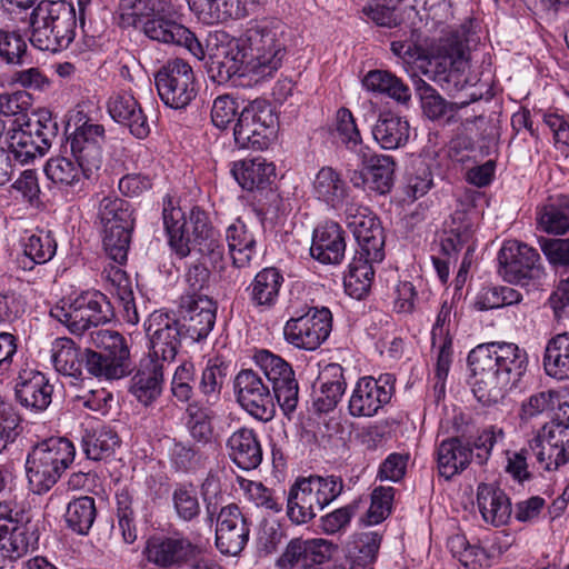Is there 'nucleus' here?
Returning a JSON list of instances; mask_svg holds the SVG:
<instances>
[{"mask_svg": "<svg viewBox=\"0 0 569 569\" xmlns=\"http://www.w3.org/2000/svg\"><path fill=\"white\" fill-rule=\"evenodd\" d=\"M363 164V181L379 194L390 192L395 180V160L387 154H368L359 150Z\"/></svg>", "mask_w": 569, "mask_h": 569, "instance_id": "33", "label": "nucleus"}, {"mask_svg": "<svg viewBox=\"0 0 569 569\" xmlns=\"http://www.w3.org/2000/svg\"><path fill=\"white\" fill-rule=\"evenodd\" d=\"M207 520L216 519V547L226 556H238L247 546L250 536L248 517L236 503H229L217 510V506L206 505Z\"/></svg>", "mask_w": 569, "mask_h": 569, "instance_id": "12", "label": "nucleus"}, {"mask_svg": "<svg viewBox=\"0 0 569 569\" xmlns=\"http://www.w3.org/2000/svg\"><path fill=\"white\" fill-rule=\"evenodd\" d=\"M173 509L178 518L182 521L190 522L200 515L201 507L198 491L192 485H177L172 492Z\"/></svg>", "mask_w": 569, "mask_h": 569, "instance_id": "55", "label": "nucleus"}, {"mask_svg": "<svg viewBox=\"0 0 569 569\" xmlns=\"http://www.w3.org/2000/svg\"><path fill=\"white\" fill-rule=\"evenodd\" d=\"M346 221L358 243L356 253L382 261L385 237L378 219L367 208L349 206L346 209Z\"/></svg>", "mask_w": 569, "mask_h": 569, "instance_id": "21", "label": "nucleus"}, {"mask_svg": "<svg viewBox=\"0 0 569 569\" xmlns=\"http://www.w3.org/2000/svg\"><path fill=\"white\" fill-rule=\"evenodd\" d=\"M133 226L103 228V248L110 259L119 264L127 261Z\"/></svg>", "mask_w": 569, "mask_h": 569, "instance_id": "56", "label": "nucleus"}, {"mask_svg": "<svg viewBox=\"0 0 569 569\" xmlns=\"http://www.w3.org/2000/svg\"><path fill=\"white\" fill-rule=\"evenodd\" d=\"M254 361L271 385L276 401L283 413L293 412L299 400V387L291 366L268 350L258 351Z\"/></svg>", "mask_w": 569, "mask_h": 569, "instance_id": "16", "label": "nucleus"}, {"mask_svg": "<svg viewBox=\"0 0 569 569\" xmlns=\"http://www.w3.org/2000/svg\"><path fill=\"white\" fill-rule=\"evenodd\" d=\"M82 449L87 458L93 461L110 458L120 446L118 433L109 427L86 430L82 436Z\"/></svg>", "mask_w": 569, "mask_h": 569, "instance_id": "46", "label": "nucleus"}, {"mask_svg": "<svg viewBox=\"0 0 569 569\" xmlns=\"http://www.w3.org/2000/svg\"><path fill=\"white\" fill-rule=\"evenodd\" d=\"M226 241L233 267H249L256 253L257 241L243 221L237 219L226 229Z\"/></svg>", "mask_w": 569, "mask_h": 569, "instance_id": "38", "label": "nucleus"}, {"mask_svg": "<svg viewBox=\"0 0 569 569\" xmlns=\"http://www.w3.org/2000/svg\"><path fill=\"white\" fill-rule=\"evenodd\" d=\"M227 447L232 461L243 470H253L262 461V449L252 429L236 430L229 437Z\"/></svg>", "mask_w": 569, "mask_h": 569, "instance_id": "35", "label": "nucleus"}, {"mask_svg": "<svg viewBox=\"0 0 569 569\" xmlns=\"http://www.w3.org/2000/svg\"><path fill=\"white\" fill-rule=\"evenodd\" d=\"M276 566L279 569H298L300 567H308L309 559L306 539H291L277 559Z\"/></svg>", "mask_w": 569, "mask_h": 569, "instance_id": "64", "label": "nucleus"}, {"mask_svg": "<svg viewBox=\"0 0 569 569\" xmlns=\"http://www.w3.org/2000/svg\"><path fill=\"white\" fill-rule=\"evenodd\" d=\"M343 482L336 476L298 478L287 497L288 518L297 525L312 520L319 511L340 496Z\"/></svg>", "mask_w": 569, "mask_h": 569, "instance_id": "5", "label": "nucleus"}, {"mask_svg": "<svg viewBox=\"0 0 569 569\" xmlns=\"http://www.w3.org/2000/svg\"><path fill=\"white\" fill-rule=\"evenodd\" d=\"M0 540V550L6 558L17 560L38 546L39 533L36 525L18 522L6 538Z\"/></svg>", "mask_w": 569, "mask_h": 569, "instance_id": "43", "label": "nucleus"}, {"mask_svg": "<svg viewBox=\"0 0 569 569\" xmlns=\"http://www.w3.org/2000/svg\"><path fill=\"white\" fill-rule=\"evenodd\" d=\"M141 31L153 41L183 46L199 60H203L206 56L201 42L179 22L178 10L167 18L153 20V23L142 28Z\"/></svg>", "mask_w": 569, "mask_h": 569, "instance_id": "24", "label": "nucleus"}, {"mask_svg": "<svg viewBox=\"0 0 569 569\" xmlns=\"http://www.w3.org/2000/svg\"><path fill=\"white\" fill-rule=\"evenodd\" d=\"M98 219L103 228L133 226L129 203L116 196H106L99 201Z\"/></svg>", "mask_w": 569, "mask_h": 569, "instance_id": "51", "label": "nucleus"}, {"mask_svg": "<svg viewBox=\"0 0 569 569\" xmlns=\"http://www.w3.org/2000/svg\"><path fill=\"white\" fill-rule=\"evenodd\" d=\"M346 241L341 227L328 221L315 229L311 256L322 263H339L345 257Z\"/></svg>", "mask_w": 569, "mask_h": 569, "instance_id": "30", "label": "nucleus"}, {"mask_svg": "<svg viewBox=\"0 0 569 569\" xmlns=\"http://www.w3.org/2000/svg\"><path fill=\"white\" fill-rule=\"evenodd\" d=\"M28 46L17 30L0 29V60L6 64L21 66L27 56Z\"/></svg>", "mask_w": 569, "mask_h": 569, "instance_id": "59", "label": "nucleus"}, {"mask_svg": "<svg viewBox=\"0 0 569 569\" xmlns=\"http://www.w3.org/2000/svg\"><path fill=\"white\" fill-rule=\"evenodd\" d=\"M287 27L276 19L251 20L239 38L247 57V70L264 78L272 76L287 54Z\"/></svg>", "mask_w": 569, "mask_h": 569, "instance_id": "2", "label": "nucleus"}, {"mask_svg": "<svg viewBox=\"0 0 569 569\" xmlns=\"http://www.w3.org/2000/svg\"><path fill=\"white\" fill-rule=\"evenodd\" d=\"M537 227L551 234H565L569 231V196L558 194L547 199L536 210Z\"/></svg>", "mask_w": 569, "mask_h": 569, "instance_id": "36", "label": "nucleus"}, {"mask_svg": "<svg viewBox=\"0 0 569 569\" xmlns=\"http://www.w3.org/2000/svg\"><path fill=\"white\" fill-rule=\"evenodd\" d=\"M498 437H503L502 430L489 428L483 430L472 443L459 437L442 440L436 449L438 475L445 480H451L463 472L473 458L478 465H485Z\"/></svg>", "mask_w": 569, "mask_h": 569, "instance_id": "6", "label": "nucleus"}, {"mask_svg": "<svg viewBox=\"0 0 569 569\" xmlns=\"http://www.w3.org/2000/svg\"><path fill=\"white\" fill-rule=\"evenodd\" d=\"M282 282L283 277L276 268H264L259 271L249 287L252 305L267 309L274 306Z\"/></svg>", "mask_w": 569, "mask_h": 569, "instance_id": "45", "label": "nucleus"}, {"mask_svg": "<svg viewBox=\"0 0 569 569\" xmlns=\"http://www.w3.org/2000/svg\"><path fill=\"white\" fill-rule=\"evenodd\" d=\"M204 58L208 77L218 84H224L234 76L250 73L241 42L224 31H216L207 40Z\"/></svg>", "mask_w": 569, "mask_h": 569, "instance_id": "10", "label": "nucleus"}, {"mask_svg": "<svg viewBox=\"0 0 569 569\" xmlns=\"http://www.w3.org/2000/svg\"><path fill=\"white\" fill-rule=\"evenodd\" d=\"M231 173L246 190L264 188L274 176V166L262 157L243 159L232 164Z\"/></svg>", "mask_w": 569, "mask_h": 569, "instance_id": "40", "label": "nucleus"}, {"mask_svg": "<svg viewBox=\"0 0 569 569\" xmlns=\"http://www.w3.org/2000/svg\"><path fill=\"white\" fill-rule=\"evenodd\" d=\"M372 136L382 149L396 150L408 142L410 126L405 117L382 112L372 128Z\"/></svg>", "mask_w": 569, "mask_h": 569, "instance_id": "37", "label": "nucleus"}, {"mask_svg": "<svg viewBox=\"0 0 569 569\" xmlns=\"http://www.w3.org/2000/svg\"><path fill=\"white\" fill-rule=\"evenodd\" d=\"M14 392L17 401L22 407L41 412L51 403L53 386L42 372L22 368L17 377Z\"/></svg>", "mask_w": 569, "mask_h": 569, "instance_id": "26", "label": "nucleus"}, {"mask_svg": "<svg viewBox=\"0 0 569 569\" xmlns=\"http://www.w3.org/2000/svg\"><path fill=\"white\" fill-rule=\"evenodd\" d=\"M332 329V315L326 307L313 308L297 317H291L283 327L288 343L299 349L316 350L329 337Z\"/></svg>", "mask_w": 569, "mask_h": 569, "instance_id": "15", "label": "nucleus"}, {"mask_svg": "<svg viewBox=\"0 0 569 569\" xmlns=\"http://www.w3.org/2000/svg\"><path fill=\"white\" fill-rule=\"evenodd\" d=\"M416 90L421 101L423 114L432 121L451 124L459 120L458 112L469 106V101L449 102L422 79L416 82Z\"/></svg>", "mask_w": 569, "mask_h": 569, "instance_id": "32", "label": "nucleus"}, {"mask_svg": "<svg viewBox=\"0 0 569 569\" xmlns=\"http://www.w3.org/2000/svg\"><path fill=\"white\" fill-rule=\"evenodd\" d=\"M116 295L127 312L128 321L138 322V315L134 306L133 290L131 281L120 268L112 269L109 273Z\"/></svg>", "mask_w": 569, "mask_h": 569, "instance_id": "61", "label": "nucleus"}, {"mask_svg": "<svg viewBox=\"0 0 569 569\" xmlns=\"http://www.w3.org/2000/svg\"><path fill=\"white\" fill-rule=\"evenodd\" d=\"M239 485L256 506L266 508L273 512L282 510V501H280V499L261 482L239 478Z\"/></svg>", "mask_w": 569, "mask_h": 569, "instance_id": "63", "label": "nucleus"}, {"mask_svg": "<svg viewBox=\"0 0 569 569\" xmlns=\"http://www.w3.org/2000/svg\"><path fill=\"white\" fill-rule=\"evenodd\" d=\"M74 455V446L67 438H49L36 445L26 460L31 491L37 495L49 491L72 463Z\"/></svg>", "mask_w": 569, "mask_h": 569, "instance_id": "4", "label": "nucleus"}, {"mask_svg": "<svg viewBox=\"0 0 569 569\" xmlns=\"http://www.w3.org/2000/svg\"><path fill=\"white\" fill-rule=\"evenodd\" d=\"M159 97L170 108L182 109L197 96L192 68L182 59L168 61L154 77Z\"/></svg>", "mask_w": 569, "mask_h": 569, "instance_id": "14", "label": "nucleus"}, {"mask_svg": "<svg viewBox=\"0 0 569 569\" xmlns=\"http://www.w3.org/2000/svg\"><path fill=\"white\" fill-rule=\"evenodd\" d=\"M528 446L536 462L542 470H556L569 461L566 449L562 448L560 450L549 441H543L542 436L539 433L529 441Z\"/></svg>", "mask_w": 569, "mask_h": 569, "instance_id": "58", "label": "nucleus"}, {"mask_svg": "<svg viewBox=\"0 0 569 569\" xmlns=\"http://www.w3.org/2000/svg\"><path fill=\"white\" fill-rule=\"evenodd\" d=\"M527 353L511 342L479 345L468 355L472 372V392L485 406L501 401L510 386L525 373Z\"/></svg>", "mask_w": 569, "mask_h": 569, "instance_id": "1", "label": "nucleus"}, {"mask_svg": "<svg viewBox=\"0 0 569 569\" xmlns=\"http://www.w3.org/2000/svg\"><path fill=\"white\" fill-rule=\"evenodd\" d=\"M187 3L204 24L221 23L232 16V3L229 0H187Z\"/></svg>", "mask_w": 569, "mask_h": 569, "instance_id": "54", "label": "nucleus"}, {"mask_svg": "<svg viewBox=\"0 0 569 569\" xmlns=\"http://www.w3.org/2000/svg\"><path fill=\"white\" fill-rule=\"evenodd\" d=\"M51 360L54 369L61 375L79 378L82 373L84 358L70 338H58L52 342Z\"/></svg>", "mask_w": 569, "mask_h": 569, "instance_id": "47", "label": "nucleus"}, {"mask_svg": "<svg viewBox=\"0 0 569 569\" xmlns=\"http://www.w3.org/2000/svg\"><path fill=\"white\" fill-rule=\"evenodd\" d=\"M239 405L254 419L267 422L276 415V398L269 385L252 369H243L234 378Z\"/></svg>", "mask_w": 569, "mask_h": 569, "instance_id": "17", "label": "nucleus"}, {"mask_svg": "<svg viewBox=\"0 0 569 569\" xmlns=\"http://www.w3.org/2000/svg\"><path fill=\"white\" fill-rule=\"evenodd\" d=\"M477 506L487 525L501 527L509 522L512 513L510 498L498 486L480 483L477 488Z\"/></svg>", "mask_w": 569, "mask_h": 569, "instance_id": "29", "label": "nucleus"}, {"mask_svg": "<svg viewBox=\"0 0 569 569\" xmlns=\"http://www.w3.org/2000/svg\"><path fill=\"white\" fill-rule=\"evenodd\" d=\"M144 329L150 341L147 358L171 362L174 360L183 338L179 321L161 311L152 312L144 322Z\"/></svg>", "mask_w": 569, "mask_h": 569, "instance_id": "20", "label": "nucleus"}, {"mask_svg": "<svg viewBox=\"0 0 569 569\" xmlns=\"http://www.w3.org/2000/svg\"><path fill=\"white\" fill-rule=\"evenodd\" d=\"M542 365L547 376L569 380V331L552 336L546 342Z\"/></svg>", "mask_w": 569, "mask_h": 569, "instance_id": "39", "label": "nucleus"}, {"mask_svg": "<svg viewBox=\"0 0 569 569\" xmlns=\"http://www.w3.org/2000/svg\"><path fill=\"white\" fill-rule=\"evenodd\" d=\"M468 61L459 56L457 59L445 57L435 63L432 76H429L445 91L458 92L468 83Z\"/></svg>", "mask_w": 569, "mask_h": 569, "instance_id": "44", "label": "nucleus"}, {"mask_svg": "<svg viewBox=\"0 0 569 569\" xmlns=\"http://www.w3.org/2000/svg\"><path fill=\"white\" fill-rule=\"evenodd\" d=\"M378 262L356 253L343 278L345 290L350 297L360 300L368 295L375 277L372 264Z\"/></svg>", "mask_w": 569, "mask_h": 569, "instance_id": "42", "label": "nucleus"}, {"mask_svg": "<svg viewBox=\"0 0 569 569\" xmlns=\"http://www.w3.org/2000/svg\"><path fill=\"white\" fill-rule=\"evenodd\" d=\"M57 251V241L50 231L39 230L23 243L24 257L19 261L23 269L31 270L34 264L50 261Z\"/></svg>", "mask_w": 569, "mask_h": 569, "instance_id": "48", "label": "nucleus"}, {"mask_svg": "<svg viewBox=\"0 0 569 569\" xmlns=\"http://www.w3.org/2000/svg\"><path fill=\"white\" fill-rule=\"evenodd\" d=\"M560 413L557 418L547 422L538 431L543 441H549L556 448L566 449L569 457V402L560 405Z\"/></svg>", "mask_w": 569, "mask_h": 569, "instance_id": "57", "label": "nucleus"}, {"mask_svg": "<svg viewBox=\"0 0 569 569\" xmlns=\"http://www.w3.org/2000/svg\"><path fill=\"white\" fill-rule=\"evenodd\" d=\"M363 87L371 92L382 93L398 104L408 106L411 101V90L400 78L387 70H371L362 79Z\"/></svg>", "mask_w": 569, "mask_h": 569, "instance_id": "41", "label": "nucleus"}, {"mask_svg": "<svg viewBox=\"0 0 569 569\" xmlns=\"http://www.w3.org/2000/svg\"><path fill=\"white\" fill-rule=\"evenodd\" d=\"M97 517L94 498L81 496L71 500L64 512L67 527L77 535L89 533Z\"/></svg>", "mask_w": 569, "mask_h": 569, "instance_id": "50", "label": "nucleus"}, {"mask_svg": "<svg viewBox=\"0 0 569 569\" xmlns=\"http://www.w3.org/2000/svg\"><path fill=\"white\" fill-rule=\"evenodd\" d=\"M312 194L330 208L339 209L348 198L349 187L339 171L322 167L312 181Z\"/></svg>", "mask_w": 569, "mask_h": 569, "instance_id": "34", "label": "nucleus"}, {"mask_svg": "<svg viewBox=\"0 0 569 569\" xmlns=\"http://www.w3.org/2000/svg\"><path fill=\"white\" fill-rule=\"evenodd\" d=\"M200 549L186 537H151L147 540L143 556L160 569H180L191 565Z\"/></svg>", "mask_w": 569, "mask_h": 569, "instance_id": "19", "label": "nucleus"}, {"mask_svg": "<svg viewBox=\"0 0 569 569\" xmlns=\"http://www.w3.org/2000/svg\"><path fill=\"white\" fill-rule=\"evenodd\" d=\"M47 177L60 188L72 193L82 192L93 171H87V166L74 162L67 157H53L44 167Z\"/></svg>", "mask_w": 569, "mask_h": 569, "instance_id": "31", "label": "nucleus"}, {"mask_svg": "<svg viewBox=\"0 0 569 569\" xmlns=\"http://www.w3.org/2000/svg\"><path fill=\"white\" fill-rule=\"evenodd\" d=\"M162 218L169 244L180 258L196 251L212 229L207 213L199 208L184 217L180 208L164 206Z\"/></svg>", "mask_w": 569, "mask_h": 569, "instance_id": "9", "label": "nucleus"}, {"mask_svg": "<svg viewBox=\"0 0 569 569\" xmlns=\"http://www.w3.org/2000/svg\"><path fill=\"white\" fill-rule=\"evenodd\" d=\"M31 44L42 51L67 49L76 37L77 17L66 0H41L30 14Z\"/></svg>", "mask_w": 569, "mask_h": 569, "instance_id": "3", "label": "nucleus"}, {"mask_svg": "<svg viewBox=\"0 0 569 569\" xmlns=\"http://www.w3.org/2000/svg\"><path fill=\"white\" fill-rule=\"evenodd\" d=\"M238 100L230 94L218 96L211 107V121L214 127L224 130L237 121L240 112Z\"/></svg>", "mask_w": 569, "mask_h": 569, "instance_id": "62", "label": "nucleus"}, {"mask_svg": "<svg viewBox=\"0 0 569 569\" xmlns=\"http://www.w3.org/2000/svg\"><path fill=\"white\" fill-rule=\"evenodd\" d=\"M395 489L392 487H377L371 493V505L362 518L366 526L378 525L391 512Z\"/></svg>", "mask_w": 569, "mask_h": 569, "instance_id": "60", "label": "nucleus"}, {"mask_svg": "<svg viewBox=\"0 0 569 569\" xmlns=\"http://www.w3.org/2000/svg\"><path fill=\"white\" fill-rule=\"evenodd\" d=\"M278 117L266 99L244 104L232 126L234 144L240 149L266 150L277 138Z\"/></svg>", "mask_w": 569, "mask_h": 569, "instance_id": "7", "label": "nucleus"}, {"mask_svg": "<svg viewBox=\"0 0 569 569\" xmlns=\"http://www.w3.org/2000/svg\"><path fill=\"white\" fill-rule=\"evenodd\" d=\"M84 366L88 372L108 380L120 379L131 371V361L119 357H111L103 352L86 350Z\"/></svg>", "mask_w": 569, "mask_h": 569, "instance_id": "49", "label": "nucleus"}, {"mask_svg": "<svg viewBox=\"0 0 569 569\" xmlns=\"http://www.w3.org/2000/svg\"><path fill=\"white\" fill-rule=\"evenodd\" d=\"M392 392L393 381L390 375L380 376L378 379L362 377L349 399V413L352 417H372L390 401Z\"/></svg>", "mask_w": 569, "mask_h": 569, "instance_id": "22", "label": "nucleus"}, {"mask_svg": "<svg viewBox=\"0 0 569 569\" xmlns=\"http://www.w3.org/2000/svg\"><path fill=\"white\" fill-rule=\"evenodd\" d=\"M162 383L163 363L144 358L130 380L129 391L140 403L149 406L161 395Z\"/></svg>", "mask_w": 569, "mask_h": 569, "instance_id": "28", "label": "nucleus"}, {"mask_svg": "<svg viewBox=\"0 0 569 569\" xmlns=\"http://www.w3.org/2000/svg\"><path fill=\"white\" fill-rule=\"evenodd\" d=\"M177 319L183 338L191 342L204 340L216 323L217 303L206 295H184L180 301Z\"/></svg>", "mask_w": 569, "mask_h": 569, "instance_id": "18", "label": "nucleus"}, {"mask_svg": "<svg viewBox=\"0 0 569 569\" xmlns=\"http://www.w3.org/2000/svg\"><path fill=\"white\" fill-rule=\"evenodd\" d=\"M141 31L153 41L183 46L199 60H203L206 56L201 42L179 22L178 10L167 18L153 20V23L142 28Z\"/></svg>", "mask_w": 569, "mask_h": 569, "instance_id": "25", "label": "nucleus"}, {"mask_svg": "<svg viewBox=\"0 0 569 569\" xmlns=\"http://www.w3.org/2000/svg\"><path fill=\"white\" fill-rule=\"evenodd\" d=\"M51 316L74 335H84L109 322L112 308L107 297L99 291H86L76 297L68 306L56 307Z\"/></svg>", "mask_w": 569, "mask_h": 569, "instance_id": "8", "label": "nucleus"}, {"mask_svg": "<svg viewBox=\"0 0 569 569\" xmlns=\"http://www.w3.org/2000/svg\"><path fill=\"white\" fill-rule=\"evenodd\" d=\"M58 124L49 112H41L37 119H30L23 127L13 129L8 139L10 156L21 164L42 157L57 136Z\"/></svg>", "mask_w": 569, "mask_h": 569, "instance_id": "11", "label": "nucleus"}, {"mask_svg": "<svg viewBox=\"0 0 569 569\" xmlns=\"http://www.w3.org/2000/svg\"><path fill=\"white\" fill-rule=\"evenodd\" d=\"M104 141L103 126L89 120L78 126L69 138L72 156L81 166H87V171H96L101 167Z\"/></svg>", "mask_w": 569, "mask_h": 569, "instance_id": "23", "label": "nucleus"}, {"mask_svg": "<svg viewBox=\"0 0 569 569\" xmlns=\"http://www.w3.org/2000/svg\"><path fill=\"white\" fill-rule=\"evenodd\" d=\"M86 337L92 346L100 349L99 352L111 357L121 356L122 359L130 360V351L126 339L118 331L97 328L90 330Z\"/></svg>", "mask_w": 569, "mask_h": 569, "instance_id": "53", "label": "nucleus"}, {"mask_svg": "<svg viewBox=\"0 0 569 569\" xmlns=\"http://www.w3.org/2000/svg\"><path fill=\"white\" fill-rule=\"evenodd\" d=\"M108 112L111 118L129 128L138 139H144L150 133V126L139 102L129 92H118L108 100Z\"/></svg>", "mask_w": 569, "mask_h": 569, "instance_id": "27", "label": "nucleus"}, {"mask_svg": "<svg viewBox=\"0 0 569 569\" xmlns=\"http://www.w3.org/2000/svg\"><path fill=\"white\" fill-rule=\"evenodd\" d=\"M187 428L191 438L200 443H207L212 437L213 412L198 401L190 402L186 409Z\"/></svg>", "mask_w": 569, "mask_h": 569, "instance_id": "52", "label": "nucleus"}, {"mask_svg": "<svg viewBox=\"0 0 569 569\" xmlns=\"http://www.w3.org/2000/svg\"><path fill=\"white\" fill-rule=\"evenodd\" d=\"M498 261L500 274L511 283L535 286L545 274L539 252L518 240L505 241Z\"/></svg>", "mask_w": 569, "mask_h": 569, "instance_id": "13", "label": "nucleus"}]
</instances>
